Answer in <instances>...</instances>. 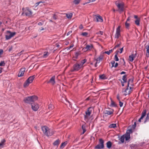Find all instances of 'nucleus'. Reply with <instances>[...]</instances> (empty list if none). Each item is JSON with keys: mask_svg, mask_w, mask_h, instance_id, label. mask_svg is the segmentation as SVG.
Wrapping results in <instances>:
<instances>
[{"mask_svg": "<svg viewBox=\"0 0 149 149\" xmlns=\"http://www.w3.org/2000/svg\"><path fill=\"white\" fill-rule=\"evenodd\" d=\"M113 49L109 50V51H105L104 52V53L107 54L108 55H109L110 53L113 52Z\"/></svg>", "mask_w": 149, "mask_h": 149, "instance_id": "34", "label": "nucleus"}, {"mask_svg": "<svg viewBox=\"0 0 149 149\" xmlns=\"http://www.w3.org/2000/svg\"><path fill=\"white\" fill-rule=\"evenodd\" d=\"M127 75H125L123 77L122 80L125 82H127Z\"/></svg>", "mask_w": 149, "mask_h": 149, "instance_id": "30", "label": "nucleus"}, {"mask_svg": "<svg viewBox=\"0 0 149 149\" xmlns=\"http://www.w3.org/2000/svg\"><path fill=\"white\" fill-rule=\"evenodd\" d=\"M125 26L126 28L127 29H128L130 26V24L127 23V22H126L125 23Z\"/></svg>", "mask_w": 149, "mask_h": 149, "instance_id": "48", "label": "nucleus"}, {"mask_svg": "<svg viewBox=\"0 0 149 149\" xmlns=\"http://www.w3.org/2000/svg\"><path fill=\"white\" fill-rule=\"evenodd\" d=\"M128 87H127V88L125 89L124 92L125 93L124 94V95L125 96H126L128 94H130L131 93V90H129L128 92H127V91L129 90Z\"/></svg>", "mask_w": 149, "mask_h": 149, "instance_id": "20", "label": "nucleus"}, {"mask_svg": "<svg viewBox=\"0 0 149 149\" xmlns=\"http://www.w3.org/2000/svg\"><path fill=\"white\" fill-rule=\"evenodd\" d=\"M55 76H53L51 78L49 81L47 83H50L54 85L55 83Z\"/></svg>", "mask_w": 149, "mask_h": 149, "instance_id": "14", "label": "nucleus"}, {"mask_svg": "<svg viewBox=\"0 0 149 149\" xmlns=\"http://www.w3.org/2000/svg\"><path fill=\"white\" fill-rule=\"evenodd\" d=\"M96 0H89V1L86 3H88L90 2H92L95 1Z\"/></svg>", "mask_w": 149, "mask_h": 149, "instance_id": "59", "label": "nucleus"}, {"mask_svg": "<svg viewBox=\"0 0 149 149\" xmlns=\"http://www.w3.org/2000/svg\"><path fill=\"white\" fill-rule=\"evenodd\" d=\"M135 58V56H134L133 54H131L129 56L130 61L132 62Z\"/></svg>", "mask_w": 149, "mask_h": 149, "instance_id": "23", "label": "nucleus"}, {"mask_svg": "<svg viewBox=\"0 0 149 149\" xmlns=\"http://www.w3.org/2000/svg\"><path fill=\"white\" fill-rule=\"evenodd\" d=\"M120 43L118 44L115 46L113 48V50L114 49H115L117 47H118L120 46Z\"/></svg>", "mask_w": 149, "mask_h": 149, "instance_id": "52", "label": "nucleus"}, {"mask_svg": "<svg viewBox=\"0 0 149 149\" xmlns=\"http://www.w3.org/2000/svg\"><path fill=\"white\" fill-rule=\"evenodd\" d=\"M5 65V63L4 61H1L0 63V66H4Z\"/></svg>", "mask_w": 149, "mask_h": 149, "instance_id": "44", "label": "nucleus"}, {"mask_svg": "<svg viewBox=\"0 0 149 149\" xmlns=\"http://www.w3.org/2000/svg\"><path fill=\"white\" fill-rule=\"evenodd\" d=\"M119 80L121 81V84L122 86H124V83H125V82H124V81H122L120 79H119Z\"/></svg>", "mask_w": 149, "mask_h": 149, "instance_id": "57", "label": "nucleus"}, {"mask_svg": "<svg viewBox=\"0 0 149 149\" xmlns=\"http://www.w3.org/2000/svg\"><path fill=\"white\" fill-rule=\"evenodd\" d=\"M81 0H74L73 1V3L74 4L77 5L80 3Z\"/></svg>", "mask_w": 149, "mask_h": 149, "instance_id": "37", "label": "nucleus"}, {"mask_svg": "<svg viewBox=\"0 0 149 149\" xmlns=\"http://www.w3.org/2000/svg\"><path fill=\"white\" fill-rule=\"evenodd\" d=\"M66 17L68 18H71L72 16V14L71 13L66 14Z\"/></svg>", "mask_w": 149, "mask_h": 149, "instance_id": "36", "label": "nucleus"}, {"mask_svg": "<svg viewBox=\"0 0 149 149\" xmlns=\"http://www.w3.org/2000/svg\"><path fill=\"white\" fill-rule=\"evenodd\" d=\"M82 128L83 130V132L82 133V134H84L86 131V130L85 128V126L84 125H82Z\"/></svg>", "mask_w": 149, "mask_h": 149, "instance_id": "39", "label": "nucleus"}, {"mask_svg": "<svg viewBox=\"0 0 149 149\" xmlns=\"http://www.w3.org/2000/svg\"><path fill=\"white\" fill-rule=\"evenodd\" d=\"M93 47V46L91 44L90 45H87L86 47L83 48L82 50H83L84 52H86L87 51L91 50Z\"/></svg>", "mask_w": 149, "mask_h": 149, "instance_id": "10", "label": "nucleus"}, {"mask_svg": "<svg viewBox=\"0 0 149 149\" xmlns=\"http://www.w3.org/2000/svg\"><path fill=\"white\" fill-rule=\"evenodd\" d=\"M93 109V108L92 107H90L88 108L87 110L86 111V114L84 116V119L85 120H88L89 118V117L91 113L92 109Z\"/></svg>", "mask_w": 149, "mask_h": 149, "instance_id": "4", "label": "nucleus"}, {"mask_svg": "<svg viewBox=\"0 0 149 149\" xmlns=\"http://www.w3.org/2000/svg\"><path fill=\"white\" fill-rule=\"evenodd\" d=\"M24 13L26 16H30L32 14L31 11L29 9H26L24 11ZM23 14V13H22V14Z\"/></svg>", "mask_w": 149, "mask_h": 149, "instance_id": "13", "label": "nucleus"}, {"mask_svg": "<svg viewBox=\"0 0 149 149\" xmlns=\"http://www.w3.org/2000/svg\"><path fill=\"white\" fill-rule=\"evenodd\" d=\"M94 21L97 22H102L103 21V19L101 16L98 15H96Z\"/></svg>", "mask_w": 149, "mask_h": 149, "instance_id": "11", "label": "nucleus"}, {"mask_svg": "<svg viewBox=\"0 0 149 149\" xmlns=\"http://www.w3.org/2000/svg\"><path fill=\"white\" fill-rule=\"evenodd\" d=\"M146 110H144L142 113V114L141 117L142 118H143L144 117L146 116Z\"/></svg>", "mask_w": 149, "mask_h": 149, "instance_id": "32", "label": "nucleus"}, {"mask_svg": "<svg viewBox=\"0 0 149 149\" xmlns=\"http://www.w3.org/2000/svg\"><path fill=\"white\" fill-rule=\"evenodd\" d=\"M119 105L120 107H122L123 105V103L120 101H119Z\"/></svg>", "mask_w": 149, "mask_h": 149, "instance_id": "53", "label": "nucleus"}, {"mask_svg": "<svg viewBox=\"0 0 149 149\" xmlns=\"http://www.w3.org/2000/svg\"><path fill=\"white\" fill-rule=\"evenodd\" d=\"M24 52V50H23L21 52H20L19 53H18L17 54V55L19 56H20L22 54V53L23 52Z\"/></svg>", "mask_w": 149, "mask_h": 149, "instance_id": "51", "label": "nucleus"}, {"mask_svg": "<svg viewBox=\"0 0 149 149\" xmlns=\"http://www.w3.org/2000/svg\"><path fill=\"white\" fill-rule=\"evenodd\" d=\"M39 105L37 103L31 104V107L32 109L34 111H36L39 108Z\"/></svg>", "mask_w": 149, "mask_h": 149, "instance_id": "8", "label": "nucleus"}, {"mask_svg": "<svg viewBox=\"0 0 149 149\" xmlns=\"http://www.w3.org/2000/svg\"><path fill=\"white\" fill-rule=\"evenodd\" d=\"M38 99V97L35 95H33L27 97L24 99V101L25 103L29 104H31L33 102H34Z\"/></svg>", "mask_w": 149, "mask_h": 149, "instance_id": "1", "label": "nucleus"}, {"mask_svg": "<svg viewBox=\"0 0 149 149\" xmlns=\"http://www.w3.org/2000/svg\"><path fill=\"white\" fill-rule=\"evenodd\" d=\"M127 134L125 135V137L126 141L129 140L130 138V132H127Z\"/></svg>", "mask_w": 149, "mask_h": 149, "instance_id": "19", "label": "nucleus"}, {"mask_svg": "<svg viewBox=\"0 0 149 149\" xmlns=\"http://www.w3.org/2000/svg\"><path fill=\"white\" fill-rule=\"evenodd\" d=\"M109 127L110 128H114L115 127H116V124H112L109 125Z\"/></svg>", "mask_w": 149, "mask_h": 149, "instance_id": "42", "label": "nucleus"}, {"mask_svg": "<svg viewBox=\"0 0 149 149\" xmlns=\"http://www.w3.org/2000/svg\"><path fill=\"white\" fill-rule=\"evenodd\" d=\"M110 106L112 107H117V105L113 100H111Z\"/></svg>", "mask_w": 149, "mask_h": 149, "instance_id": "26", "label": "nucleus"}, {"mask_svg": "<svg viewBox=\"0 0 149 149\" xmlns=\"http://www.w3.org/2000/svg\"><path fill=\"white\" fill-rule=\"evenodd\" d=\"M117 99L118 100V101H120V97H119V95L118 94L117 96Z\"/></svg>", "mask_w": 149, "mask_h": 149, "instance_id": "62", "label": "nucleus"}, {"mask_svg": "<svg viewBox=\"0 0 149 149\" xmlns=\"http://www.w3.org/2000/svg\"><path fill=\"white\" fill-rule=\"evenodd\" d=\"M149 121V117H148L147 116L145 120L144 121V123H145L146 122Z\"/></svg>", "mask_w": 149, "mask_h": 149, "instance_id": "50", "label": "nucleus"}, {"mask_svg": "<svg viewBox=\"0 0 149 149\" xmlns=\"http://www.w3.org/2000/svg\"><path fill=\"white\" fill-rule=\"evenodd\" d=\"M60 143V141L58 139L53 143V145L54 146H58Z\"/></svg>", "mask_w": 149, "mask_h": 149, "instance_id": "24", "label": "nucleus"}, {"mask_svg": "<svg viewBox=\"0 0 149 149\" xmlns=\"http://www.w3.org/2000/svg\"><path fill=\"white\" fill-rule=\"evenodd\" d=\"M97 34L102 35L103 34V32L101 31H99V32L97 33Z\"/></svg>", "mask_w": 149, "mask_h": 149, "instance_id": "55", "label": "nucleus"}, {"mask_svg": "<svg viewBox=\"0 0 149 149\" xmlns=\"http://www.w3.org/2000/svg\"><path fill=\"white\" fill-rule=\"evenodd\" d=\"M116 52H117L114 56V60L116 61H119V59L117 56V54L118 52H119V51L117 50L116 51Z\"/></svg>", "mask_w": 149, "mask_h": 149, "instance_id": "25", "label": "nucleus"}, {"mask_svg": "<svg viewBox=\"0 0 149 149\" xmlns=\"http://www.w3.org/2000/svg\"><path fill=\"white\" fill-rule=\"evenodd\" d=\"M101 146H100V145L99 144L98 145H97L96 146H95V149H102V148H101Z\"/></svg>", "mask_w": 149, "mask_h": 149, "instance_id": "38", "label": "nucleus"}, {"mask_svg": "<svg viewBox=\"0 0 149 149\" xmlns=\"http://www.w3.org/2000/svg\"><path fill=\"white\" fill-rule=\"evenodd\" d=\"M99 144L102 147L101 148H103L104 147V140L102 139H99Z\"/></svg>", "mask_w": 149, "mask_h": 149, "instance_id": "17", "label": "nucleus"}, {"mask_svg": "<svg viewBox=\"0 0 149 149\" xmlns=\"http://www.w3.org/2000/svg\"><path fill=\"white\" fill-rule=\"evenodd\" d=\"M54 108V107L52 104H50L49 105L48 109L50 110Z\"/></svg>", "mask_w": 149, "mask_h": 149, "instance_id": "43", "label": "nucleus"}, {"mask_svg": "<svg viewBox=\"0 0 149 149\" xmlns=\"http://www.w3.org/2000/svg\"><path fill=\"white\" fill-rule=\"evenodd\" d=\"M99 78L102 79H107L106 76L104 74L100 75L99 76Z\"/></svg>", "mask_w": 149, "mask_h": 149, "instance_id": "27", "label": "nucleus"}, {"mask_svg": "<svg viewBox=\"0 0 149 149\" xmlns=\"http://www.w3.org/2000/svg\"><path fill=\"white\" fill-rule=\"evenodd\" d=\"M146 52H147V54H146V56L147 57H148L149 56V50L147 49Z\"/></svg>", "mask_w": 149, "mask_h": 149, "instance_id": "54", "label": "nucleus"}, {"mask_svg": "<svg viewBox=\"0 0 149 149\" xmlns=\"http://www.w3.org/2000/svg\"><path fill=\"white\" fill-rule=\"evenodd\" d=\"M48 52H45L44 54H43V56L44 58H46L48 56V55L47 54Z\"/></svg>", "mask_w": 149, "mask_h": 149, "instance_id": "47", "label": "nucleus"}, {"mask_svg": "<svg viewBox=\"0 0 149 149\" xmlns=\"http://www.w3.org/2000/svg\"><path fill=\"white\" fill-rule=\"evenodd\" d=\"M25 68H24L20 69L18 76L19 77H21L23 76L24 72L25 71Z\"/></svg>", "mask_w": 149, "mask_h": 149, "instance_id": "12", "label": "nucleus"}, {"mask_svg": "<svg viewBox=\"0 0 149 149\" xmlns=\"http://www.w3.org/2000/svg\"><path fill=\"white\" fill-rule=\"evenodd\" d=\"M103 58V54H100L99 57L98 58L99 61H101Z\"/></svg>", "mask_w": 149, "mask_h": 149, "instance_id": "31", "label": "nucleus"}, {"mask_svg": "<svg viewBox=\"0 0 149 149\" xmlns=\"http://www.w3.org/2000/svg\"><path fill=\"white\" fill-rule=\"evenodd\" d=\"M6 142V140L4 139H3L1 140V142L0 143V146H3L4 145V143Z\"/></svg>", "mask_w": 149, "mask_h": 149, "instance_id": "33", "label": "nucleus"}, {"mask_svg": "<svg viewBox=\"0 0 149 149\" xmlns=\"http://www.w3.org/2000/svg\"><path fill=\"white\" fill-rule=\"evenodd\" d=\"M30 83L27 80L26 81L24 82V87H25L26 86H28Z\"/></svg>", "mask_w": 149, "mask_h": 149, "instance_id": "28", "label": "nucleus"}, {"mask_svg": "<svg viewBox=\"0 0 149 149\" xmlns=\"http://www.w3.org/2000/svg\"><path fill=\"white\" fill-rule=\"evenodd\" d=\"M7 34H9V35H7L6 36V40H8L10 39L12 37L14 36L16 34L15 32H11L10 31H7Z\"/></svg>", "mask_w": 149, "mask_h": 149, "instance_id": "6", "label": "nucleus"}, {"mask_svg": "<svg viewBox=\"0 0 149 149\" xmlns=\"http://www.w3.org/2000/svg\"><path fill=\"white\" fill-rule=\"evenodd\" d=\"M116 5L118 8V11L119 12L121 13L123 11L124 6L123 3H118L116 1Z\"/></svg>", "mask_w": 149, "mask_h": 149, "instance_id": "5", "label": "nucleus"}, {"mask_svg": "<svg viewBox=\"0 0 149 149\" xmlns=\"http://www.w3.org/2000/svg\"><path fill=\"white\" fill-rule=\"evenodd\" d=\"M67 143L66 142H64L62 143L60 147L61 148H63L66 145Z\"/></svg>", "mask_w": 149, "mask_h": 149, "instance_id": "40", "label": "nucleus"}, {"mask_svg": "<svg viewBox=\"0 0 149 149\" xmlns=\"http://www.w3.org/2000/svg\"><path fill=\"white\" fill-rule=\"evenodd\" d=\"M42 3V1H40V2H38L37 3H36V6H38L40 3Z\"/></svg>", "mask_w": 149, "mask_h": 149, "instance_id": "63", "label": "nucleus"}, {"mask_svg": "<svg viewBox=\"0 0 149 149\" xmlns=\"http://www.w3.org/2000/svg\"><path fill=\"white\" fill-rule=\"evenodd\" d=\"M35 77V75H33L32 76L30 77L27 79V80L30 83H31L34 79Z\"/></svg>", "mask_w": 149, "mask_h": 149, "instance_id": "16", "label": "nucleus"}, {"mask_svg": "<svg viewBox=\"0 0 149 149\" xmlns=\"http://www.w3.org/2000/svg\"><path fill=\"white\" fill-rule=\"evenodd\" d=\"M111 64L112 66L111 67V68H112L113 67H114V64L115 63V62L114 61L112 60L111 62Z\"/></svg>", "mask_w": 149, "mask_h": 149, "instance_id": "46", "label": "nucleus"}, {"mask_svg": "<svg viewBox=\"0 0 149 149\" xmlns=\"http://www.w3.org/2000/svg\"><path fill=\"white\" fill-rule=\"evenodd\" d=\"M106 145H107V147L109 149V148H111V147L112 145V143L111 141H109L107 143Z\"/></svg>", "mask_w": 149, "mask_h": 149, "instance_id": "21", "label": "nucleus"}, {"mask_svg": "<svg viewBox=\"0 0 149 149\" xmlns=\"http://www.w3.org/2000/svg\"><path fill=\"white\" fill-rule=\"evenodd\" d=\"M114 110L111 109L110 110H106L104 111V113L105 114L108 115H110L113 113Z\"/></svg>", "mask_w": 149, "mask_h": 149, "instance_id": "15", "label": "nucleus"}, {"mask_svg": "<svg viewBox=\"0 0 149 149\" xmlns=\"http://www.w3.org/2000/svg\"><path fill=\"white\" fill-rule=\"evenodd\" d=\"M133 81V78H130L128 79L127 82H128L129 83H130L131 84V83H132Z\"/></svg>", "mask_w": 149, "mask_h": 149, "instance_id": "45", "label": "nucleus"}, {"mask_svg": "<svg viewBox=\"0 0 149 149\" xmlns=\"http://www.w3.org/2000/svg\"><path fill=\"white\" fill-rule=\"evenodd\" d=\"M125 138V135H123L119 139V140H120V142L119 141L118 142V144H120L121 143H123L124 142V139Z\"/></svg>", "mask_w": 149, "mask_h": 149, "instance_id": "18", "label": "nucleus"}, {"mask_svg": "<svg viewBox=\"0 0 149 149\" xmlns=\"http://www.w3.org/2000/svg\"><path fill=\"white\" fill-rule=\"evenodd\" d=\"M41 129L44 134L47 136H51L54 134L52 131L46 126L42 127Z\"/></svg>", "mask_w": 149, "mask_h": 149, "instance_id": "2", "label": "nucleus"}, {"mask_svg": "<svg viewBox=\"0 0 149 149\" xmlns=\"http://www.w3.org/2000/svg\"><path fill=\"white\" fill-rule=\"evenodd\" d=\"M140 19H136L135 21V24L138 26L139 25Z\"/></svg>", "mask_w": 149, "mask_h": 149, "instance_id": "41", "label": "nucleus"}, {"mask_svg": "<svg viewBox=\"0 0 149 149\" xmlns=\"http://www.w3.org/2000/svg\"><path fill=\"white\" fill-rule=\"evenodd\" d=\"M81 54V52L80 51L76 52L75 53V55L73 57L76 59H77L78 56L80 55Z\"/></svg>", "mask_w": 149, "mask_h": 149, "instance_id": "22", "label": "nucleus"}, {"mask_svg": "<svg viewBox=\"0 0 149 149\" xmlns=\"http://www.w3.org/2000/svg\"><path fill=\"white\" fill-rule=\"evenodd\" d=\"M120 26H119L116 29V33L115 35V38L117 39H118L120 36Z\"/></svg>", "mask_w": 149, "mask_h": 149, "instance_id": "9", "label": "nucleus"}, {"mask_svg": "<svg viewBox=\"0 0 149 149\" xmlns=\"http://www.w3.org/2000/svg\"><path fill=\"white\" fill-rule=\"evenodd\" d=\"M146 48L147 49H149V43H148V44L146 46Z\"/></svg>", "mask_w": 149, "mask_h": 149, "instance_id": "58", "label": "nucleus"}, {"mask_svg": "<svg viewBox=\"0 0 149 149\" xmlns=\"http://www.w3.org/2000/svg\"><path fill=\"white\" fill-rule=\"evenodd\" d=\"M3 52V50L2 49H0V58L1 57V55L2 54Z\"/></svg>", "mask_w": 149, "mask_h": 149, "instance_id": "56", "label": "nucleus"}, {"mask_svg": "<svg viewBox=\"0 0 149 149\" xmlns=\"http://www.w3.org/2000/svg\"><path fill=\"white\" fill-rule=\"evenodd\" d=\"M86 61V59H85L81 61L80 64L81 65V67L82 66L83 64Z\"/></svg>", "mask_w": 149, "mask_h": 149, "instance_id": "35", "label": "nucleus"}, {"mask_svg": "<svg viewBox=\"0 0 149 149\" xmlns=\"http://www.w3.org/2000/svg\"><path fill=\"white\" fill-rule=\"evenodd\" d=\"M53 18L55 20H56L57 19V17H56L55 15V14L53 16Z\"/></svg>", "mask_w": 149, "mask_h": 149, "instance_id": "60", "label": "nucleus"}, {"mask_svg": "<svg viewBox=\"0 0 149 149\" xmlns=\"http://www.w3.org/2000/svg\"><path fill=\"white\" fill-rule=\"evenodd\" d=\"M83 28V27L82 24H81L79 26V29H80Z\"/></svg>", "mask_w": 149, "mask_h": 149, "instance_id": "61", "label": "nucleus"}, {"mask_svg": "<svg viewBox=\"0 0 149 149\" xmlns=\"http://www.w3.org/2000/svg\"><path fill=\"white\" fill-rule=\"evenodd\" d=\"M136 126V122L134 123V124L132 125V129H135Z\"/></svg>", "mask_w": 149, "mask_h": 149, "instance_id": "49", "label": "nucleus"}, {"mask_svg": "<svg viewBox=\"0 0 149 149\" xmlns=\"http://www.w3.org/2000/svg\"><path fill=\"white\" fill-rule=\"evenodd\" d=\"M88 33L86 32H84L82 33H81V35L85 37H89V36H88Z\"/></svg>", "mask_w": 149, "mask_h": 149, "instance_id": "29", "label": "nucleus"}, {"mask_svg": "<svg viewBox=\"0 0 149 149\" xmlns=\"http://www.w3.org/2000/svg\"><path fill=\"white\" fill-rule=\"evenodd\" d=\"M41 129L44 134L47 136H51L54 134L52 131L46 126L42 127Z\"/></svg>", "mask_w": 149, "mask_h": 149, "instance_id": "3", "label": "nucleus"}, {"mask_svg": "<svg viewBox=\"0 0 149 149\" xmlns=\"http://www.w3.org/2000/svg\"><path fill=\"white\" fill-rule=\"evenodd\" d=\"M80 64L76 63L74 64L73 67V69L71 70V72H73L79 70L81 67Z\"/></svg>", "mask_w": 149, "mask_h": 149, "instance_id": "7", "label": "nucleus"}, {"mask_svg": "<svg viewBox=\"0 0 149 149\" xmlns=\"http://www.w3.org/2000/svg\"><path fill=\"white\" fill-rule=\"evenodd\" d=\"M118 65V63H116L115 65H114V67L115 68H116L117 67Z\"/></svg>", "mask_w": 149, "mask_h": 149, "instance_id": "64", "label": "nucleus"}]
</instances>
